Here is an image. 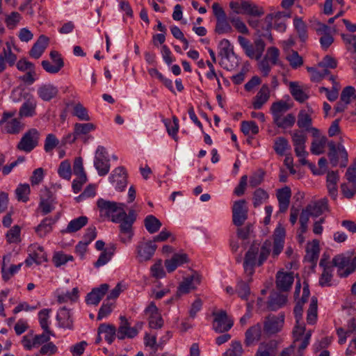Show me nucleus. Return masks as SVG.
<instances>
[{
	"label": "nucleus",
	"mask_w": 356,
	"mask_h": 356,
	"mask_svg": "<svg viewBox=\"0 0 356 356\" xmlns=\"http://www.w3.org/2000/svg\"><path fill=\"white\" fill-rule=\"evenodd\" d=\"M248 209L245 200L234 202L232 207L233 223L238 227L241 226L248 218Z\"/></svg>",
	"instance_id": "nucleus-8"
},
{
	"label": "nucleus",
	"mask_w": 356,
	"mask_h": 356,
	"mask_svg": "<svg viewBox=\"0 0 356 356\" xmlns=\"http://www.w3.org/2000/svg\"><path fill=\"white\" fill-rule=\"evenodd\" d=\"M144 225L150 234L158 232L162 225L161 221L153 215H149L145 218Z\"/></svg>",
	"instance_id": "nucleus-40"
},
{
	"label": "nucleus",
	"mask_w": 356,
	"mask_h": 356,
	"mask_svg": "<svg viewBox=\"0 0 356 356\" xmlns=\"http://www.w3.org/2000/svg\"><path fill=\"white\" fill-rule=\"evenodd\" d=\"M55 220L51 218H46L35 227V232L40 237H44L51 232Z\"/></svg>",
	"instance_id": "nucleus-35"
},
{
	"label": "nucleus",
	"mask_w": 356,
	"mask_h": 356,
	"mask_svg": "<svg viewBox=\"0 0 356 356\" xmlns=\"http://www.w3.org/2000/svg\"><path fill=\"white\" fill-rule=\"evenodd\" d=\"M243 348L239 341H232L230 348L224 353V356H241Z\"/></svg>",
	"instance_id": "nucleus-63"
},
{
	"label": "nucleus",
	"mask_w": 356,
	"mask_h": 356,
	"mask_svg": "<svg viewBox=\"0 0 356 356\" xmlns=\"http://www.w3.org/2000/svg\"><path fill=\"white\" fill-rule=\"evenodd\" d=\"M317 319V300L313 297L307 310V321L309 324H314Z\"/></svg>",
	"instance_id": "nucleus-52"
},
{
	"label": "nucleus",
	"mask_w": 356,
	"mask_h": 356,
	"mask_svg": "<svg viewBox=\"0 0 356 356\" xmlns=\"http://www.w3.org/2000/svg\"><path fill=\"white\" fill-rule=\"evenodd\" d=\"M29 257L25 260L26 266H29L33 263H35L36 264H41L42 263L47 261V254L42 246L36 244L32 245L29 248Z\"/></svg>",
	"instance_id": "nucleus-16"
},
{
	"label": "nucleus",
	"mask_w": 356,
	"mask_h": 356,
	"mask_svg": "<svg viewBox=\"0 0 356 356\" xmlns=\"http://www.w3.org/2000/svg\"><path fill=\"white\" fill-rule=\"evenodd\" d=\"M94 166L99 176L106 175L110 170V160L108 154L103 146H98L94 159Z\"/></svg>",
	"instance_id": "nucleus-6"
},
{
	"label": "nucleus",
	"mask_w": 356,
	"mask_h": 356,
	"mask_svg": "<svg viewBox=\"0 0 356 356\" xmlns=\"http://www.w3.org/2000/svg\"><path fill=\"white\" fill-rule=\"evenodd\" d=\"M326 143V138L322 137L320 139L314 140L312 143L311 152L315 155H319L324 152Z\"/></svg>",
	"instance_id": "nucleus-56"
},
{
	"label": "nucleus",
	"mask_w": 356,
	"mask_h": 356,
	"mask_svg": "<svg viewBox=\"0 0 356 356\" xmlns=\"http://www.w3.org/2000/svg\"><path fill=\"white\" fill-rule=\"evenodd\" d=\"M73 115L80 120L89 121L90 120L87 109L81 104H77L74 106Z\"/></svg>",
	"instance_id": "nucleus-59"
},
{
	"label": "nucleus",
	"mask_w": 356,
	"mask_h": 356,
	"mask_svg": "<svg viewBox=\"0 0 356 356\" xmlns=\"http://www.w3.org/2000/svg\"><path fill=\"white\" fill-rule=\"evenodd\" d=\"M58 173L63 179H70L72 168L70 162L68 160H65L60 163L58 169Z\"/></svg>",
	"instance_id": "nucleus-54"
},
{
	"label": "nucleus",
	"mask_w": 356,
	"mask_h": 356,
	"mask_svg": "<svg viewBox=\"0 0 356 356\" xmlns=\"http://www.w3.org/2000/svg\"><path fill=\"white\" fill-rule=\"evenodd\" d=\"M241 131L245 135H256L259 133V129L254 121H243L241 126Z\"/></svg>",
	"instance_id": "nucleus-50"
},
{
	"label": "nucleus",
	"mask_w": 356,
	"mask_h": 356,
	"mask_svg": "<svg viewBox=\"0 0 356 356\" xmlns=\"http://www.w3.org/2000/svg\"><path fill=\"white\" fill-rule=\"evenodd\" d=\"M200 276L197 273H194L191 276L185 277L177 288V295L181 296L188 293L191 291L195 289L200 284Z\"/></svg>",
	"instance_id": "nucleus-13"
},
{
	"label": "nucleus",
	"mask_w": 356,
	"mask_h": 356,
	"mask_svg": "<svg viewBox=\"0 0 356 356\" xmlns=\"http://www.w3.org/2000/svg\"><path fill=\"white\" fill-rule=\"evenodd\" d=\"M333 266H325L319 279V284L321 286H330L332 285Z\"/></svg>",
	"instance_id": "nucleus-46"
},
{
	"label": "nucleus",
	"mask_w": 356,
	"mask_h": 356,
	"mask_svg": "<svg viewBox=\"0 0 356 356\" xmlns=\"http://www.w3.org/2000/svg\"><path fill=\"white\" fill-rule=\"evenodd\" d=\"M56 320L59 326L63 328L72 329L73 321L71 317L70 311L65 307L60 308L56 315Z\"/></svg>",
	"instance_id": "nucleus-28"
},
{
	"label": "nucleus",
	"mask_w": 356,
	"mask_h": 356,
	"mask_svg": "<svg viewBox=\"0 0 356 356\" xmlns=\"http://www.w3.org/2000/svg\"><path fill=\"white\" fill-rule=\"evenodd\" d=\"M21 228L18 225L13 227L7 233L6 238L9 243H18L20 241Z\"/></svg>",
	"instance_id": "nucleus-61"
},
{
	"label": "nucleus",
	"mask_w": 356,
	"mask_h": 356,
	"mask_svg": "<svg viewBox=\"0 0 356 356\" xmlns=\"http://www.w3.org/2000/svg\"><path fill=\"white\" fill-rule=\"evenodd\" d=\"M273 122L279 128L287 129L292 127L296 122L295 115L292 113H289L286 115H282L281 117L273 120Z\"/></svg>",
	"instance_id": "nucleus-41"
},
{
	"label": "nucleus",
	"mask_w": 356,
	"mask_h": 356,
	"mask_svg": "<svg viewBox=\"0 0 356 356\" xmlns=\"http://www.w3.org/2000/svg\"><path fill=\"white\" fill-rule=\"evenodd\" d=\"M238 42L241 47L243 48L247 56L252 59H256L254 46L250 42L248 39L239 35L238 37Z\"/></svg>",
	"instance_id": "nucleus-44"
},
{
	"label": "nucleus",
	"mask_w": 356,
	"mask_h": 356,
	"mask_svg": "<svg viewBox=\"0 0 356 356\" xmlns=\"http://www.w3.org/2000/svg\"><path fill=\"white\" fill-rule=\"evenodd\" d=\"M214 316L213 322V328L218 333H222L228 331L233 325V321H231L225 311L213 312Z\"/></svg>",
	"instance_id": "nucleus-9"
},
{
	"label": "nucleus",
	"mask_w": 356,
	"mask_h": 356,
	"mask_svg": "<svg viewBox=\"0 0 356 356\" xmlns=\"http://www.w3.org/2000/svg\"><path fill=\"white\" fill-rule=\"evenodd\" d=\"M346 329L339 327L337 330V334L339 337V343L343 344L346 343V339L352 334L356 332V321L355 318H351L348 321Z\"/></svg>",
	"instance_id": "nucleus-27"
},
{
	"label": "nucleus",
	"mask_w": 356,
	"mask_h": 356,
	"mask_svg": "<svg viewBox=\"0 0 356 356\" xmlns=\"http://www.w3.org/2000/svg\"><path fill=\"white\" fill-rule=\"evenodd\" d=\"M164 123L168 134L175 138L179 130L178 118L176 116H173L172 122H170L168 120H165Z\"/></svg>",
	"instance_id": "nucleus-57"
},
{
	"label": "nucleus",
	"mask_w": 356,
	"mask_h": 356,
	"mask_svg": "<svg viewBox=\"0 0 356 356\" xmlns=\"http://www.w3.org/2000/svg\"><path fill=\"white\" fill-rule=\"evenodd\" d=\"M271 248V243L269 241H266L261 248L259 252L257 266H261L268 258Z\"/></svg>",
	"instance_id": "nucleus-58"
},
{
	"label": "nucleus",
	"mask_w": 356,
	"mask_h": 356,
	"mask_svg": "<svg viewBox=\"0 0 356 356\" xmlns=\"http://www.w3.org/2000/svg\"><path fill=\"white\" fill-rule=\"evenodd\" d=\"M307 207H309V211H311L312 216L318 217L324 211L327 210V200L325 198L321 199L314 204L307 205Z\"/></svg>",
	"instance_id": "nucleus-36"
},
{
	"label": "nucleus",
	"mask_w": 356,
	"mask_h": 356,
	"mask_svg": "<svg viewBox=\"0 0 356 356\" xmlns=\"http://www.w3.org/2000/svg\"><path fill=\"white\" fill-rule=\"evenodd\" d=\"M108 289L107 284H103L99 287L93 289L88 293L86 302L88 305H97Z\"/></svg>",
	"instance_id": "nucleus-21"
},
{
	"label": "nucleus",
	"mask_w": 356,
	"mask_h": 356,
	"mask_svg": "<svg viewBox=\"0 0 356 356\" xmlns=\"http://www.w3.org/2000/svg\"><path fill=\"white\" fill-rule=\"evenodd\" d=\"M88 222V218L86 216H80L72 220L67 225L65 229L63 230V233H73L79 231L84 227Z\"/></svg>",
	"instance_id": "nucleus-34"
},
{
	"label": "nucleus",
	"mask_w": 356,
	"mask_h": 356,
	"mask_svg": "<svg viewBox=\"0 0 356 356\" xmlns=\"http://www.w3.org/2000/svg\"><path fill=\"white\" fill-rule=\"evenodd\" d=\"M6 46V48L3 49L2 56L4 58V62L6 64L8 63L9 66H13L17 61V56L12 51L11 43L7 42Z\"/></svg>",
	"instance_id": "nucleus-53"
},
{
	"label": "nucleus",
	"mask_w": 356,
	"mask_h": 356,
	"mask_svg": "<svg viewBox=\"0 0 356 356\" xmlns=\"http://www.w3.org/2000/svg\"><path fill=\"white\" fill-rule=\"evenodd\" d=\"M276 195L279 202L280 212H286L289 206L291 195L290 188L289 186H285L282 188L278 189Z\"/></svg>",
	"instance_id": "nucleus-23"
},
{
	"label": "nucleus",
	"mask_w": 356,
	"mask_h": 356,
	"mask_svg": "<svg viewBox=\"0 0 356 356\" xmlns=\"http://www.w3.org/2000/svg\"><path fill=\"white\" fill-rule=\"evenodd\" d=\"M120 323L117 331V337L120 340L125 338L132 339L137 336L138 332L136 328L131 327L127 318L124 316H120Z\"/></svg>",
	"instance_id": "nucleus-18"
},
{
	"label": "nucleus",
	"mask_w": 356,
	"mask_h": 356,
	"mask_svg": "<svg viewBox=\"0 0 356 356\" xmlns=\"http://www.w3.org/2000/svg\"><path fill=\"white\" fill-rule=\"evenodd\" d=\"M293 24L298 33L299 38L302 41H305L307 37L305 22L300 18H296L293 20Z\"/></svg>",
	"instance_id": "nucleus-60"
},
{
	"label": "nucleus",
	"mask_w": 356,
	"mask_h": 356,
	"mask_svg": "<svg viewBox=\"0 0 356 356\" xmlns=\"http://www.w3.org/2000/svg\"><path fill=\"white\" fill-rule=\"evenodd\" d=\"M56 204V197L51 191L46 188L41 190L39 207L44 215L51 212L54 209Z\"/></svg>",
	"instance_id": "nucleus-14"
},
{
	"label": "nucleus",
	"mask_w": 356,
	"mask_h": 356,
	"mask_svg": "<svg viewBox=\"0 0 356 356\" xmlns=\"http://www.w3.org/2000/svg\"><path fill=\"white\" fill-rule=\"evenodd\" d=\"M270 97V89L268 85L261 86L252 102V106L254 109L259 110L262 108Z\"/></svg>",
	"instance_id": "nucleus-25"
},
{
	"label": "nucleus",
	"mask_w": 356,
	"mask_h": 356,
	"mask_svg": "<svg viewBox=\"0 0 356 356\" xmlns=\"http://www.w3.org/2000/svg\"><path fill=\"white\" fill-rule=\"evenodd\" d=\"M116 328L111 324H101L98 327V334H104L105 340L109 343H112L115 338L117 337Z\"/></svg>",
	"instance_id": "nucleus-31"
},
{
	"label": "nucleus",
	"mask_w": 356,
	"mask_h": 356,
	"mask_svg": "<svg viewBox=\"0 0 356 356\" xmlns=\"http://www.w3.org/2000/svg\"><path fill=\"white\" fill-rule=\"evenodd\" d=\"M58 144L59 140L56 136L54 134H49L45 138L44 149L46 152L49 153L51 152Z\"/></svg>",
	"instance_id": "nucleus-62"
},
{
	"label": "nucleus",
	"mask_w": 356,
	"mask_h": 356,
	"mask_svg": "<svg viewBox=\"0 0 356 356\" xmlns=\"http://www.w3.org/2000/svg\"><path fill=\"white\" fill-rule=\"evenodd\" d=\"M262 334V327L261 325L259 323H257L249 329H248L245 332V344L247 346H250L252 345L257 343L261 338Z\"/></svg>",
	"instance_id": "nucleus-20"
},
{
	"label": "nucleus",
	"mask_w": 356,
	"mask_h": 356,
	"mask_svg": "<svg viewBox=\"0 0 356 356\" xmlns=\"http://www.w3.org/2000/svg\"><path fill=\"white\" fill-rule=\"evenodd\" d=\"M290 90L292 96L296 101L303 102L308 98V96L305 93V92L301 89V88L295 82H291L290 83Z\"/></svg>",
	"instance_id": "nucleus-51"
},
{
	"label": "nucleus",
	"mask_w": 356,
	"mask_h": 356,
	"mask_svg": "<svg viewBox=\"0 0 356 356\" xmlns=\"http://www.w3.org/2000/svg\"><path fill=\"white\" fill-rule=\"evenodd\" d=\"M284 315L282 314L278 316L269 315L264 322V332L268 334H273L280 332L283 327Z\"/></svg>",
	"instance_id": "nucleus-11"
},
{
	"label": "nucleus",
	"mask_w": 356,
	"mask_h": 356,
	"mask_svg": "<svg viewBox=\"0 0 356 356\" xmlns=\"http://www.w3.org/2000/svg\"><path fill=\"white\" fill-rule=\"evenodd\" d=\"M332 263L337 268V274L341 277H348L356 270V258L350 255L337 254L333 257Z\"/></svg>",
	"instance_id": "nucleus-2"
},
{
	"label": "nucleus",
	"mask_w": 356,
	"mask_h": 356,
	"mask_svg": "<svg viewBox=\"0 0 356 356\" xmlns=\"http://www.w3.org/2000/svg\"><path fill=\"white\" fill-rule=\"evenodd\" d=\"M319 252V241L314 239L312 241V243L307 246L305 257L309 261L315 262L318 258Z\"/></svg>",
	"instance_id": "nucleus-42"
},
{
	"label": "nucleus",
	"mask_w": 356,
	"mask_h": 356,
	"mask_svg": "<svg viewBox=\"0 0 356 356\" xmlns=\"http://www.w3.org/2000/svg\"><path fill=\"white\" fill-rule=\"evenodd\" d=\"M213 15L216 19L215 32L219 35L230 33L233 29L229 23L227 15L218 3H213L212 5Z\"/></svg>",
	"instance_id": "nucleus-3"
},
{
	"label": "nucleus",
	"mask_w": 356,
	"mask_h": 356,
	"mask_svg": "<svg viewBox=\"0 0 356 356\" xmlns=\"http://www.w3.org/2000/svg\"><path fill=\"white\" fill-rule=\"evenodd\" d=\"M218 54L220 56V65L226 70H231L234 65L227 63L233 57L234 54L229 41L227 39L222 40L218 44Z\"/></svg>",
	"instance_id": "nucleus-7"
},
{
	"label": "nucleus",
	"mask_w": 356,
	"mask_h": 356,
	"mask_svg": "<svg viewBox=\"0 0 356 356\" xmlns=\"http://www.w3.org/2000/svg\"><path fill=\"white\" fill-rule=\"evenodd\" d=\"M342 194L346 198L350 199L356 195V185L354 184L343 183L341 185Z\"/></svg>",
	"instance_id": "nucleus-64"
},
{
	"label": "nucleus",
	"mask_w": 356,
	"mask_h": 356,
	"mask_svg": "<svg viewBox=\"0 0 356 356\" xmlns=\"http://www.w3.org/2000/svg\"><path fill=\"white\" fill-rule=\"evenodd\" d=\"M115 250V247L114 245H112L106 250H104V251L100 254L97 261L95 263V266L96 268H99L100 266L106 264L111 259Z\"/></svg>",
	"instance_id": "nucleus-39"
},
{
	"label": "nucleus",
	"mask_w": 356,
	"mask_h": 356,
	"mask_svg": "<svg viewBox=\"0 0 356 356\" xmlns=\"http://www.w3.org/2000/svg\"><path fill=\"white\" fill-rule=\"evenodd\" d=\"M73 259L72 255L64 254L62 252H57L54 253L52 261L56 267H60L65 265L67 261H72Z\"/></svg>",
	"instance_id": "nucleus-55"
},
{
	"label": "nucleus",
	"mask_w": 356,
	"mask_h": 356,
	"mask_svg": "<svg viewBox=\"0 0 356 356\" xmlns=\"http://www.w3.org/2000/svg\"><path fill=\"white\" fill-rule=\"evenodd\" d=\"M144 312L148 316V323L150 328L160 329L163 327V320L154 302H150L145 308Z\"/></svg>",
	"instance_id": "nucleus-12"
},
{
	"label": "nucleus",
	"mask_w": 356,
	"mask_h": 356,
	"mask_svg": "<svg viewBox=\"0 0 356 356\" xmlns=\"http://www.w3.org/2000/svg\"><path fill=\"white\" fill-rule=\"evenodd\" d=\"M289 108V105L283 100L273 103L270 107V112L272 113L273 120L282 115H284Z\"/></svg>",
	"instance_id": "nucleus-33"
},
{
	"label": "nucleus",
	"mask_w": 356,
	"mask_h": 356,
	"mask_svg": "<svg viewBox=\"0 0 356 356\" xmlns=\"http://www.w3.org/2000/svg\"><path fill=\"white\" fill-rule=\"evenodd\" d=\"M97 204L102 214L111 218L113 222L119 224L120 241L124 244L129 243L134 234L133 225L136 220L135 210L130 209L127 213L124 204L105 200L102 198L97 200Z\"/></svg>",
	"instance_id": "nucleus-1"
},
{
	"label": "nucleus",
	"mask_w": 356,
	"mask_h": 356,
	"mask_svg": "<svg viewBox=\"0 0 356 356\" xmlns=\"http://www.w3.org/2000/svg\"><path fill=\"white\" fill-rule=\"evenodd\" d=\"M36 102L33 98L25 101L19 111L20 118L33 117L35 115Z\"/></svg>",
	"instance_id": "nucleus-30"
},
{
	"label": "nucleus",
	"mask_w": 356,
	"mask_h": 356,
	"mask_svg": "<svg viewBox=\"0 0 356 356\" xmlns=\"http://www.w3.org/2000/svg\"><path fill=\"white\" fill-rule=\"evenodd\" d=\"M58 93L57 87L51 83L42 84L37 90L38 97L45 102L51 100L57 96Z\"/></svg>",
	"instance_id": "nucleus-22"
},
{
	"label": "nucleus",
	"mask_w": 356,
	"mask_h": 356,
	"mask_svg": "<svg viewBox=\"0 0 356 356\" xmlns=\"http://www.w3.org/2000/svg\"><path fill=\"white\" fill-rule=\"evenodd\" d=\"M40 136V132L36 129H29L17 143V149L26 153L31 152L38 145Z\"/></svg>",
	"instance_id": "nucleus-4"
},
{
	"label": "nucleus",
	"mask_w": 356,
	"mask_h": 356,
	"mask_svg": "<svg viewBox=\"0 0 356 356\" xmlns=\"http://www.w3.org/2000/svg\"><path fill=\"white\" fill-rule=\"evenodd\" d=\"M259 248L257 247L252 246L245 253L243 268L245 275L247 277H251L254 273V267L257 265Z\"/></svg>",
	"instance_id": "nucleus-10"
},
{
	"label": "nucleus",
	"mask_w": 356,
	"mask_h": 356,
	"mask_svg": "<svg viewBox=\"0 0 356 356\" xmlns=\"http://www.w3.org/2000/svg\"><path fill=\"white\" fill-rule=\"evenodd\" d=\"M252 282L251 277H247V280H243L238 279L236 285V293L237 296L243 300H248L250 293V288L249 284Z\"/></svg>",
	"instance_id": "nucleus-26"
},
{
	"label": "nucleus",
	"mask_w": 356,
	"mask_h": 356,
	"mask_svg": "<svg viewBox=\"0 0 356 356\" xmlns=\"http://www.w3.org/2000/svg\"><path fill=\"white\" fill-rule=\"evenodd\" d=\"M286 296L283 294L275 293L271 294L268 301V307L270 310L275 311L282 307L286 302Z\"/></svg>",
	"instance_id": "nucleus-37"
},
{
	"label": "nucleus",
	"mask_w": 356,
	"mask_h": 356,
	"mask_svg": "<svg viewBox=\"0 0 356 356\" xmlns=\"http://www.w3.org/2000/svg\"><path fill=\"white\" fill-rule=\"evenodd\" d=\"M16 111H5L0 120V126L4 124V130L9 134H17L24 128L19 119L15 118Z\"/></svg>",
	"instance_id": "nucleus-5"
},
{
	"label": "nucleus",
	"mask_w": 356,
	"mask_h": 356,
	"mask_svg": "<svg viewBox=\"0 0 356 356\" xmlns=\"http://www.w3.org/2000/svg\"><path fill=\"white\" fill-rule=\"evenodd\" d=\"M49 41V38L44 35H41L31 49L30 56L36 59L39 58L47 47Z\"/></svg>",
	"instance_id": "nucleus-24"
},
{
	"label": "nucleus",
	"mask_w": 356,
	"mask_h": 356,
	"mask_svg": "<svg viewBox=\"0 0 356 356\" xmlns=\"http://www.w3.org/2000/svg\"><path fill=\"white\" fill-rule=\"evenodd\" d=\"M74 129L75 130V135L78 136L79 138L95 131L96 129V125L91 122L76 123L74 125Z\"/></svg>",
	"instance_id": "nucleus-38"
},
{
	"label": "nucleus",
	"mask_w": 356,
	"mask_h": 356,
	"mask_svg": "<svg viewBox=\"0 0 356 356\" xmlns=\"http://www.w3.org/2000/svg\"><path fill=\"white\" fill-rule=\"evenodd\" d=\"M156 248V245L152 241L139 243L136 248L139 261L149 260L154 254Z\"/></svg>",
	"instance_id": "nucleus-17"
},
{
	"label": "nucleus",
	"mask_w": 356,
	"mask_h": 356,
	"mask_svg": "<svg viewBox=\"0 0 356 356\" xmlns=\"http://www.w3.org/2000/svg\"><path fill=\"white\" fill-rule=\"evenodd\" d=\"M79 292L77 287L74 288L72 291L61 292L58 294L57 300L59 303L74 302L79 298Z\"/></svg>",
	"instance_id": "nucleus-45"
},
{
	"label": "nucleus",
	"mask_w": 356,
	"mask_h": 356,
	"mask_svg": "<svg viewBox=\"0 0 356 356\" xmlns=\"http://www.w3.org/2000/svg\"><path fill=\"white\" fill-rule=\"evenodd\" d=\"M269 197L268 193L263 188H259L253 193V205L258 207L265 203Z\"/></svg>",
	"instance_id": "nucleus-48"
},
{
	"label": "nucleus",
	"mask_w": 356,
	"mask_h": 356,
	"mask_svg": "<svg viewBox=\"0 0 356 356\" xmlns=\"http://www.w3.org/2000/svg\"><path fill=\"white\" fill-rule=\"evenodd\" d=\"M273 148L277 154L283 156L287 150L291 149V145L286 138L279 137L275 140Z\"/></svg>",
	"instance_id": "nucleus-47"
},
{
	"label": "nucleus",
	"mask_w": 356,
	"mask_h": 356,
	"mask_svg": "<svg viewBox=\"0 0 356 356\" xmlns=\"http://www.w3.org/2000/svg\"><path fill=\"white\" fill-rule=\"evenodd\" d=\"M297 124L299 128L309 131L312 124L310 115L305 110H301L298 115Z\"/></svg>",
	"instance_id": "nucleus-43"
},
{
	"label": "nucleus",
	"mask_w": 356,
	"mask_h": 356,
	"mask_svg": "<svg viewBox=\"0 0 356 356\" xmlns=\"http://www.w3.org/2000/svg\"><path fill=\"white\" fill-rule=\"evenodd\" d=\"M294 281L293 273L279 271L276 275V286L281 291L290 290Z\"/></svg>",
	"instance_id": "nucleus-19"
},
{
	"label": "nucleus",
	"mask_w": 356,
	"mask_h": 356,
	"mask_svg": "<svg viewBox=\"0 0 356 356\" xmlns=\"http://www.w3.org/2000/svg\"><path fill=\"white\" fill-rule=\"evenodd\" d=\"M30 186L28 184H19L15 189V195L18 201L26 202L30 194Z\"/></svg>",
	"instance_id": "nucleus-49"
},
{
	"label": "nucleus",
	"mask_w": 356,
	"mask_h": 356,
	"mask_svg": "<svg viewBox=\"0 0 356 356\" xmlns=\"http://www.w3.org/2000/svg\"><path fill=\"white\" fill-rule=\"evenodd\" d=\"M241 9L243 10L242 14H246L252 17H259L264 14L262 7L248 1H241Z\"/></svg>",
	"instance_id": "nucleus-29"
},
{
	"label": "nucleus",
	"mask_w": 356,
	"mask_h": 356,
	"mask_svg": "<svg viewBox=\"0 0 356 356\" xmlns=\"http://www.w3.org/2000/svg\"><path fill=\"white\" fill-rule=\"evenodd\" d=\"M51 312V309H43L40 310L38 312V320L40 325L43 331H44L46 333L51 334V336H54V334L53 332L49 328V318Z\"/></svg>",
	"instance_id": "nucleus-32"
},
{
	"label": "nucleus",
	"mask_w": 356,
	"mask_h": 356,
	"mask_svg": "<svg viewBox=\"0 0 356 356\" xmlns=\"http://www.w3.org/2000/svg\"><path fill=\"white\" fill-rule=\"evenodd\" d=\"M109 180L116 190L124 191L127 185V174L125 168L122 166L116 168L109 177Z\"/></svg>",
	"instance_id": "nucleus-15"
}]
</instances>
